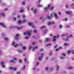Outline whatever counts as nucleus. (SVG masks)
Returning <instances> with one entry per match:
<instances>
[{
    "label": "nucleus",
    "instance_id": "obj_11",
    "mask_svg": "<svg viewBox=\"0 0 74 74\" xmlns=\"http://www.w3.org/2000/svg\"><path fill=\"white\" fill-rule=\"evenodd\" d=\"M0 25H2L4 27H7L5 25V24L3 23H0Z\"/></svg>",
    "mask_w": 74,
    "mask_h": 74
},
{
    "label": "nucleus",
    "instance_id": "obj_37",
    "mask_svg": "<svg viewBox=\"0 0 74 74\" xmlns=\"http://www.w3.org/2000/svg\"><path fill=\"white\" fill-rule=\"evenodd\" d=\"M68 19H67V18H65V19H63V21H67V20Z\"/></svg>",
    "mask_w": 74,
    "mask_h": 74
},
{
    "label": "nucleus",
    "instance_id": "obj_24",
    "mask_svg": "<svg viewBox=\"0 0 74 74\" xmlns=\"http://www.w3.org/2000/svg\"><path fill=\"white\" fill-rule=\"evenodd\" d=\"M33 48V47L32 46H30L29 47V49L30 50L32 49V48Z\"/></svg>",
    "mask_w": 74,
    "mask_h": 74
},
{
    "label": "nucleus",
    "instance_id": "obj_9",
    "mask_svg": "<svg viewBox=\"0 0 74 74\" xmlns=\"http://www.w3.org/2000/svg\"><path fill=\"white\" fill-rule=\"evenodd\" d=\"M66 13L67 14H69V15H70L72 14V12L71 11H66Z\"/></svg>",
    "mask_w": 74,
    "mask_h": 74
},
{
    "label": "nucleus",
    "instance_id": "obj_19",
    "mask_svg": "<svg viewBox=\"0 0 74 74\" xmlns=\"http://www.w3.org/2000/svg\"><path fill=\"white\" fill-rule=\"evenodd\" d=\"M69 45V44L67 43H65L64 44V46H67V45Z\"/></svg>",
    "mask_w": 74,
    "mask_h": 74
},
{
    "label": "nucleus",
    "instance_id": "obj_40",
    "mask_svg": "<svg viewBox=\"0 0 74 74\" xmlns=\"http://www.w3.org/2000/svg\"><path fill=\"white\" fill-rule=\"evenodd\" d=\"M23 18H26V17L25 15H23Z\"/></svg>",
    "mask_w": 74,
    "mask_h": 74
},
{
    "label": "nucleus",
    "instance_id": "obj_39",
    "mask_svg": "<svg viewBox=\"0 0 74 74\" xmlns=\"http://www.w3.org/2000/svg\"><path fill=\"white\" fill-rule=\"evenodd\" d=\"M51 45V44L49 43L47 45V46H50V45Z\"/></svg>",
    "mask_w": 74,
    "mask_h": 74
},
{
    "label": "nucleus",
    "instance_id": "obj_5",
    "mask_svg": "<svg viewBox=\"0 0 74 74\" xmlns=\"http://www.w3.org/2000/svg\"><path fill=\"white\" fill-rule=\"evenodd\" d=\"M19 36V34H16V35L15 36V39H16V40H18V38Z\"/></svg>",
    "mask_w": 74,
    "mask_h": 74
},
{
    "label": "nucleus",
    "instance_id": "obj_12",
    "mask_svg": "<svg viewBox=\"0 0 74 74\" xmlns=\"http://www.w3.org/2000/svg\"><path fill=\"white\" fill-rule=\"evenodd\" d=\"M54 15L56 18H59V17L58 16V15H57V14L55 13L54 14Z\"/></svg>",
    "mask_w": 74,
    "mask_h": 74
},
{
    "label": "nucleus",
    "instance_id": "obj_51",
    "mask_svg": "<svg viewBox=\"0 0 74 74\" xmlns=\"http://www.w3.org/2000/svg\"><path fill=\"white\" fill-rule=\"evenodd\" d=\"M19 62H20V63H22V61H21V60H19Z\"/></svg>",
    "mask_w": 74,
    "mask_h": 74
},
{
    "label": "nucleus",
    "instance_id": "obj_18",
    "mask_svg": "<svg viewBox=\"0 0 74 74\" xmlns=\"http://www.w3.org/2000/svg\"><path fill=\"white\" fill-rule=\"evenodd\" d=\"M1 15H2V16H5V14H4V13H1Z\"/></svg>",
    "mask_w": 74,
    "mask_h": 74
},
{
    "label": "nucleus",
    "instance_id": "obj_58",
    "mask_svg": "<svg viewBox=\"0 0 74 74\" xmlns=\"http://www.w3.org/2000/svg\"><path fill=\"white\" fill-rule=\"evenodd\" d=\"M70 36L71 37H73V35H70Z\"/></svg>",
    "mask_w": 74,
    "mask_h": 74
},
{
    "label": "nucleus",
    "instance_id": "obj_23",
    "mask_svg": "<svg viewBox=\"0 0 74 74\" xmlns=\"http://www.w3.org/2000/svg\"><path fill=\"white\" fill-rule=\"evenodd\" d=\"M16 27L17 28L18 30H20V29H21V27Z\"/></svg>",
    "mask_w": 74,
    "mask_h": 74
},
{
    "label": "nucleus",
    "instance_id": "obj_50",
    "mask_svg": "<svg viewBox=\"0 0 74 74\" xmlns=\"http://www.w3.org/2000/svg\"><path fill=\"white\" fill-rule=\"evenodd\" d=\"M18 23H21V20H19L18 21Z\"/></svg>",
    "mask_w": 74,
    "mask_h": 74
},
{
    "label": "nucleus",
    "instance_id": "obj_42",
    "mask_svg": "<svg viewBox=\"0 0 74 74\" xmlns=\"http://www.w3.org/2000/svg\"><path fill=\"white\" fill-rule=\"evenodd\" d=\"M25 38H26V39H29V37L28 36H26L25 37Z\"/></svg>",
    "mask_w": 74,
    "mask_h": 74
},
{
    "label": "nucleus",
    "instance_id": "obj_15",
    "mask_svg": "<svg viewBox=\"0 0 74 74\" xmlns=\"http://www.w3.org/2000/svg\"><path fill=\"white\" fill-rule=\"evenodd\" d=\"M38 49V46L35 47L34 48H33V51H34L35 50V49Z\"/></svg>",
    "mask_w": 74,
    "mask_h": 74
},
{
    "label": "nucleus",
    "instance_id": "obj_31",
    "mask_svg": "<svg viewBox=\"0 0 74 74\" xmlns=\"http://www.w3.org/2000/svg\"><path fill=\"white\" fill-rule=\"evenodd\" d=\"M10 62H11V63H14V62H15V61L13 60H11L10 61Z\"/></svg>",
    "mask_w": 74,
    "mask_h": 74
},
{
    "label": "nucleus",
    "instance_id": "obj_49",
    "mask_svg": "<svg viewBox=\"0 0 74 74\" xmlns=\"http://www.w3.org/2000/svg\"><path fill=\"white\" fill-rule=\"evenodd\" d=\"M27 60V59H26V58H25V59H24V61H25V62H26Z\"/></svg>",
    "mask_w": 74,
    "mask_h": 74
},
{
    "label": "nucleus",
    "instance_id": "obj_35",
    "mask_svg": "<svg viewBox=\"0 0 74 74\" xmlns=\"http://www.w3.org/2000/svg\"><path fill=\"white\" fill-rule=\"evenodd\" d=\"M38 64H39V62H37L36 63V66H38Z\"/></svg>",
    "mask_w": 74,
    "mask_h": 74
},
{
    "label": "nucleus",
    "instance_id": "obj_46",
    "mask_svg": "<svg viewBox=\"0 0 74 74\" xmlns=\"http://www.w3.org/2000/svg\"><path fill=\"white\" fill-rule=\"evenodd\" d=\"M16 73H17V74H21V72H16Z\"/></svg>",
    "mask_w": 74,
    "mask_h": 74
},
{
    "label": "nucleus",
    "instance_id": "obj_33",
    "mask_svg": "<svg viewBox=\"0 0 74 74\" xmlns=\"http://www.w3.org/2000/svg\"><path fill=\"white\" fill-rule=\"evenodd\" d=\"M38 6L39 7H42V5H41L40 4H39L38 5Z\"/></svg>",
    "mask_w": 74,
    "mask_h": 74
},
{
    "label": "nucleus",
    "instance_id": "obj_27",
    "mask_svg": "<svg viewBox=\"0 0 74 74\" xmlns=\"http://www.w3.org/2000/svg\"><path fill=\"white\" fill-rule=\"evenodd\" d=\"M59 66H57V71H58V70H59Z\"/></svg>",
    "mask_w": 74,
    "mask_h": 74
},
{
    "label": "nucleus",
    "instance_id": "obj_1",
    "mask_svg": "<svg viewBox=\"0 0 74 74\" xmlns=\"http://www.w3.org/2000/svg\"><path fill=\"white\" fill-rule=\"evenodd\" d=\"M31 33H32V30H30L29 32L28 31H27V32H24V34L25 35H26L28 34V35L29 36V37L31 36Z\"/></svg>",
    "mask_w": 74,
    "mask_h": 74
},
{
    "label": "nucleus",
    "instance_id": "obj_32",
    "mask_svg": "<svg viewBox=\"0 0 74 74\" xmlns=\"http://www.w3.org/2000/svg\"><path fill=\"white\" fill-rule=\"evenodd\" d=\"M23 23H25V22H26V19H25V20H23Z\"/></svg>",
    "mask_w": 74,
    "mask_h": 74
},
{
    "label": "nucleus",
    "instance_id": "obj_20",
    "mask_svg": "<svg viewBox=\"0 0 74 74\" xmlns=\"http://www.w3.org/2000/svg\"><path fill=\"white\" fill-rule=\"evenodd\" d=\"M73 69V67H69L68 68V69L69 70H72Z\"/></svg>",
    "mask_w": 74,
    "mask_h": 74
},
{
    "label": "nucleus",
    "instance_id": "obj_30",
    "mask_svg": "<svg viewBox=\"0 0 74 74\" xmlns=\"http://www.w3.org/2000/svg\"><path fill=\"white\" fill-rule=\"evenodd\" d=\"M4 40H7V41H8V38H4Z\"/></svg>",
    "mask_w": 74,
    "mask_h": 74
},
{
    "label": "nucleus",
    "instance_id": "obj_14",
    "mask_svg": "<svg viewBox=\"0 0 74 74\" xmlns=\"http://www.w3.org/2000/svg\"><path fill=\"white\" fill-rule=\"evenodd\" d=\"M70 36H68L67 37V38L66 39H65L64 38H63L64 40V41H67L68 40H69V39L68 38H69L70 37Z\"/></svg>",
    "mask_w": 74,
    "mask_h": 74
},
{
    "label": "nucleus",
    "instance_id": "obj_60",
    "mask_svg": "<svg viewBox=\"0 0 74 74\" xmlns=\"http://www.w3.org/2000/svg\"><path fill=\"white\" fill-rule=\"evenodd\" d=\"M50 7V4H49L48 5V7L49 8Z\"/></svg>",
    "mask_w": 74,
    "mask_h": 74
},
{
    "label": "nucleus",
    "instance_id": "obj_52",
    "mask_svg": "<svg viewBox=\"0 0 74 74\" xmlns=\"http://www.w3.org/2000/svg\"><path fill=\"white\" fill-rule=\"evenodd\" d=\"M34 33H37V30L35 29L34 31Z\"/></svg>",
    "mask_w": 74,
    "mask_h": 74
},
{
    "label": "nucleus",
    "instance_id": "obj_45",
    "mask_svg": "<svg viewBox=\"0 0 74 74\" xmlns=\"http://www.w3.org/2000/svg\"><path fill=\"white\" fill-rule=\"evenodd\" d=\"M18 52H19V53L21 52H22V51H21V50H18Z\"/></svg>",
    "mask_w": 74,
    "mask_h": 74
},
{
    "label": "nucleus",
    "instance_id": "obj_22",
    "mask_svg": "<svg viewBox=\"0 0 74 74\" xmlns=\"http://www.w3.org/2000/svg\"><path fill=\"white\" fill-rule=\"evenodd\" d=\"M23 70H25L26 69V66L25 65L23 66Z\"/></svg>",
    "mask_w": 74,
    "mask_h": 74
},
{
    "label": "nucleus",
    "instance_id": "obj_54",
    "mask_svg": "<svg viewBox=\"0 0 74 74\" xmlns=\"http://www.w3.org/2000/svg\"><path fill=\"white\" fill-rule=\"evenodd\" d=\"M44 9L45 10H47V8H44Z\"/></svg>",
    "mask_w": 74,
    "mask_h": 74
},
{
    "label": "nucleus",
    "instance_id": "obj_36",
    "mask_svg": "<svg viewBox=\"0 0 74 74\" xmlns=\"http://www.w3.org/2000/svg\"><path fill=\"white\" fill-rule=\"evenodd\" d=\"M62 27H63V26H62V25H60V29H61V28H62Z\"/></svg>",
    "mask_w": 74,
    "mask_h": 74
},
{
    "label": "nucleus",
    "instance_id": "obj_55",
    "mask_svg": "<svg viewBox=\"0 0 74 74\" xmlns=\"http://www.w3.org/2000/svg\"><path fill=\"white\" fill-rule=\"evenodd\" d=\"M13 59L14 60H16V58H13Z\"/></svg>",
    "mask_w": 74,
    "mask_h": 74
},
{
    "label": "nucleus",
    "instance_id": "obj_4",
    "mask_svg": "<svg viewBox=\"0 0 74 74\" xmlns=\"http://www.w3.org/2000/svg\"><path fill=\"white\" fill-rule=\"evenodd\" d=\"M44 53H42L41 54V56L39 57V60H41V59H42V58L43 57V56H44Z\"/></svg>",
    "mask_w": 74,
    "mask_h": 74
},
{
    "label": "nucleus",
    "instance_id": "obj_44",
    "mask_svg": "<svg viewBox=\"0 0 74 74\" xmlns=\"http://www.w3.org/2000/svg\"><path fill=\"white\" fill-rule=\"evenodd\" d=\"M23 5H25V2H23L22 3Z\"/></svg>",
    "mask_w": 74,
    "mask_h": 74
},
{
    "label": "nucleus",
    "instance_id": "obj_26",
    "mask_svg": "<svg viewBox=\"0 0 74 74\" xmlns=\"http://www.w3.org/2000/svg\"><path fill=\"white\" fill-rule=\"evenodd\" d=\"M34 13H35V14H36V12H37V9H35L34 10Z\"/></svg>",
    "mask_w": 74,
    "mask_h": 74
},
{
    "label": "nucleus",
    "instance_id": "obj_29",
    "mask_svg": "<svg viewBox=\"0 0 74 74\" xmlns=\"http://www.w3.org/2000/svg\"><path fill=\"white\" fill-rule=\"evenodd\" d=\"M50 10H51V11H52V10H53V8H54V7L53 6H52L51 7V8H50Z\"/></svg>",
    "mask_w": 74,
    "mask_h": 74
},
{
    "label": "nucleus",
    "instance_id": "obj_62",
    "mask_svg": "<svg viewBox=\"0 0 74 74\" xmlns=\"http://www.w3.org/2000/svg\"><path fill=\"white\" fill-rule=\"evenodd\" d=\"M58 13L59 14V15H61V13H60V12H58Z\"/></svg>",
    "mask_w": 74,
    "mask_h": 74
},
{
    "label": "nucleus",
    "instance_id": "obj_64",
    "mask_svg": "<svg viewBox=\"0 0 74 74\" xmlns=\"http://www.w3.org/2000/svg\"><path fill=\"white\" fill-rule=\"evenodd\" d=\"M32 38H34L35 39H36V37H35V36H34L32 37Z\"/></svg>",
    "mask_w": 74,
    "mask_h": 74
},
{
    "label": "nucleus",
    "instance_id": "obj_7",
    "mask_svg": "<svg viewBox=\"0 0 74 74\" xmlns=\"http://www.w3.org/2000/svg\"><path fill=\"white\" fill-rule=\"evenodd\" d=\"M9 69H12V70H14V71H16V70H17V68L15 67L14 68L13 67H10Z\"/></svg>",
    "mask_w": 74,
    "mask_h": 74
},
{
    "label": "nucleus",
    "instance_id": "obj_43",
    "mask_svg": "<svg viewBox=\"0 0 74 74\" xmlns=\"http://www.w3.org/2000/svg\"><path fill=\"white\" fill-rule=\"evenodd\" d=\"M66 27H67V28H69V27H70V26L69 25H67Z\"/></svg>",
    "mask_w": 74,
    "mask_h": 74
},
{
    "label": "nucleus",
    "instance_id": "obj_6",
    "mask_svg": "<svg viewBox=\"0 0 74 74\" xmlns=\"http://www.w3.org/2000/svg\"><path fill=\"white\" fill-rule=\"evenodd\" d=\"M51 16H47V19H51V18H52V17H53V14H51Z\"/></svg>",
    "mask_w": 74,
    "mask_h": 74
},
{
    "label": "nucleus",
    "instance_id": "obj_21",
    "mask_svg": "<svg viewBox=\"0 0 74 74\" xmlns=\"http://www.w3.org/2000/svg\"><path fill=\"white\" fill-rule=\"evenodd\" d=\"M23 50H25V49H26V47H23Z\"/></svg>",
    "mask_w": 74,
    "mask_h": 74
},
{
    "label": "nucleus",
    "instance_id": "obj_38",
    "mask_svg": "<svg viewBox=\"0 0 74 74\" xmlns=\"http://www.w3.org/2000/svg\"><path fill=\"white\" fill-rule=\"evenodd\" d=\"M42 29H43V28L45 29V28H46V27H45V26H44L42 27Z\"/></svg>",
    "mask_w": 74,
    "mask_h": 74
},
{
    "label": "nucleus",
    "instance_id": "obj_3",
    "mask_svg": "<svg viewBox=\"0 0 74 74\" xmlns=\"http://www.w3.org/2000/svg\"><path fill=\"white\" fill-rule=\"evenodd\" d=\"M55 23L54 22H48V25H49V26H51V25H52L53 24H55Z\"/></svg>",
    "mask_w": 74,
    "mask_h": 74
},
{
    "label": "nucleus",
    "instance_id": "obj_41",
    "mask_svg": "<svg viewBox=\"0 0 74 74\" xmlns=\"http://www.w3.org/2000/svg\"><path fill=\"white\" fill-rule=\"evenodd\" d=\"M62 55L63 56H66V53H63L62 54Z\"/></svg>",
    "mask_w": 74,
    "mask_h": 74
},
{
    "label": "nucleus",
    "instance_id": "obj_57",
    "mask_svg": "<svg viewBox=\"0 0 74 74\" xmlns=\"http://www.w3.org/2000/svg\"><path fill=\"white\" fill-rule=\"evenodd\" d=\"M48 67H46V68H45V69L46 70H48Z\"/></svg>",
    "mask_w": 74,
    "mask_h": 74
},
{
    "label": "nucleus",
    "instance_id": "obj_17",
    "mask_svg": "<svg viewBox=\"0 0 74 74\" xmlns=\"http://www.w3.org/2000/svg\"><path fill=\"white\" fill-rule=\"evenodd\" d=\"M46 41L48 42L50 41V39H49L48 38H47L46 40Z\"/></svg>",
    "mask_w": 74,
    "mask_h": 74
},
{
    "label": "nucleus",
    "instance_id": "obj_61",
    "mask_svg": "<svg viewBox=\"0 0 74 74\" xmlns=\"http://www.w3.org/2000/svg\"><path fill=\"white\" fill-rule=\"evenodd\" d=\"M52 55H53L52 53H50V55H51V56H52Z\"/></svg>",
    "mask_w": 74,
    "mask_h": 74
},
{
    "label": "nucleus",
    "instance_id": "obj_47",
    "mask_svg": "<svg viewBox=\"0 0 74 74\" xmlns=\"http://www.w3.org/2000/svg\"><path fill=\"white\" fill-rule=\"evenodd\" d=\"M44 50V49H40V51H43Z\"/></svg>",
    "mask_w": 74,
    "mask_h": 74
},
{
    "label": "nucleus",
    "instance_id": "obj_13",
    "mask_svg": "<svg viewBox=\"0 0 74 74\" xmlns=\"http://www.w3.org/2000/svg\"><path fill=\"white\" fill-rule=\"evenodd\" d=\"M57 37V36H54L53 37V38H54V39H53V41H55L56 40V38H56Z\"/></svg>",
    "mask_w": 74,
    "mask_h": 74
},
{
    "label": "nucleus",
    "instance_id": "obj_25",
    "mask_svg": "<svg viewBox=\"0 0 74 74\" xmlns=\"http://www.w3.org/2000/svg\"><path fill=\"white\" fill-rule=\"evenodd\" d=\"M20 12H24V10H23V9H22L21 10H20L19 11Z\"/></svg>",
    "mask_w": 74,
    "mask_h": 74
},
{
    "label": "nucleus",
    "instance_id": "obj_56",
    "mask_svg": "<svg viewBox=\"0 0 74 74\" xmlns=\"http://www.w3.org/2000/svg\"><path fill=\"white\" fill-rule=\"evenodd\" d=\"M36 44V43L34 42H33L32 43V45H34V44Z\"/></svg>",
    "mask_w": 74,
    "mask_h": 74
},
{
    "label": "nucleus",
    "instance_id": "obj_59",
    "mask_svg": "<svg viewBox=\"0 0 74 74\" xmlns=\"http://www.w3.org/2000/svg\"><path fill=\"white\" fill-rule=\"evenodd\" d=\"M59 49H62V47H60L59 48Z\"/></svg>",
    "mask_w": 74,
    "mask_h": 74
},
{
    "label": "nucleus",
    "instance_id": "obj_16",
    "mask_svg": "<svg viewBox=\"0 0 74 74\" xmlns=\"http://www.w3.org/2000/svg\"><path fill=\"white\" fill-rule=\"evenodd\" d=\"M67 35H68V34H64L61 35V37H64L65 36H67Z\"/></svg>",
    "mask_w": 74,
    "mask_h": 74
},
{
    "label": "nucleus",
    "instance_id": "obj_53",
    "mask_svg": "<svg viewBox=\"0 0 74 74\" xmlns=\"http://www.w3.org/2000/svg\"><path fill=\"white\" fill-rule=\"evenodd\" d=\"M59 51V49H57L56 50V51Z\"/></svg>",
    "mask_w": 74,
    "mask_h": 74
},
{
    "label": "nucleus",
    "instance_id": "obj_48",
    "mask_svg": "<svg viewBox=\"0 0 74 74\" xmlns=\"http://www.w3.org/2000/svg\"><path fill=\"white\" fill-rule=\"evenodd\" d=\"M53 70V67H51V70L52 71V70Z\"/></svg>",
    "mask_w": 74,
    "mask_h": 74
},
{
    "label": "nucleus",
    "instance_id": "obj_10",
    "mask_svg": "<svg viewBox=\"0 0 74 74\" xmlns=\"http://www.w3.org/2000/svg\"><path fill=\"white\" fill-rule=\"evenodd\" d=\"M1 63L3 67V68H4V67H5V65H4V63L3 62H1Z\"/></svg>",
    "mask_w": 74,
    "mask_h": 74
},
{
    "label": "nucleus",
    "instance_id": "obj_2",
    "mask_svg": "<svg viewBox=\"0 0 74 74\" xmlns=\"http://www.w3.org/2000/svg\"><path fill=\"white\" fill-rule=\"evenodd\" d=\"M71 52L74 55V50H71H71H68L67 51V53H68L69 54L70 53H71Z\"/></svg>",
    "mask_w": 74,
    "mask_h": 74
},
{
    "label": "nucleus",
    "instance_id": "obj_34",
    "mask_svg": "<svg viewBox=\"0 0 74 74\" xmlns=\"http://www.w3.org/2000/svg\"><path fill=\"white\" fill-rule=\"evenodd\" d=\"M57 47H58V45H56L55 46L54 48H56Z\"/></svg>",
    "mask_w": 74,
    "mask_h": 74
},
{
    "label": "nucleus",
    "instance_id": "obj_28",
    "mask_svg": "<svg viewBox=\"0 0 74 74\" xmlns=\"http://www.w3.org/2000/svg\"><path fill=\"white\" fill-rule=\"evenodd\" d=\"M29 26H32V24L31 22H29Z\"/></svg>",
    "mask_w": 74,
    "mask_h": 74
},
{
    "label": "nucleus",
    "instance_id": "obj_8",
    "mask_svg": "<svg viewBox=\"0 0 74 74\" xmlns=\"http://www.w3.org/2000/svg\"><path fill=\"white\" fill-rule=\"evenodd\" d=\"M12 45H14V47H17L18 46V45H19L18 44H16V45H15V42H13L12 44Z\"/></svg>",
    "mask_w": 74,
    "mask_h": 74
},
{
    "label": "nucleus",
    "instance_id": "obj_63",
    "mask_svg": "<svg viewBox=\"0 0 74 74\" xmlns=\"http://www.w3.org/2000/svg\"><path fill=\"white\" fill-rule=\"evenodd\" d=\"M57 37L58 38H59L60 37V35H58Z\"/></svg>",
    "mask_w": 74,
    "mask_h": 74
}]
</instances>
